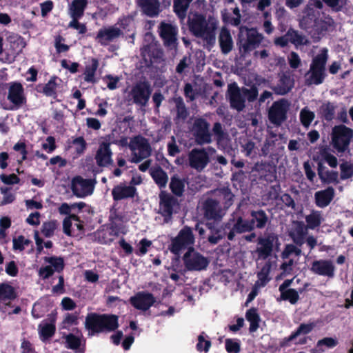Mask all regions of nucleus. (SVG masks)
I'll return each instance as SVG.
<instances>
[{
  "label": "nucleus",
  "mask_w": 353,
  "mask_h": 353,
  "mask_svg": "<svg viewBox=\"0 0 353 353\" xmlns=\"http://www.w3.org/2000/svg\"><path fill=\"white\" fill-rule=\"evenodd\" d=\"M192 0H173V8L176 14L181 19L186 17L190 3Z\"/></svg>",
  "instance_id": "43"
},
{
  "label": "nucleus",
  "mask_w": 353,
  "mask_h": 353,
  "mask_svg": "<svg viewBox=\"0 0 353 353\" xmlns=\"http://www.w3.org/2000/svg\"><path fill=\"white\" fill-rule=\"evenodd\" d=\"M152 88L148 81H141L132 86L128 93L130 100L141 106H145L150 98Z\"/></svg>",
  "instance_id": "12"
},
{
  "label": "nucleus",
  "mask_w": 353,
  "mask_h": 353,
  "mask_svg": "<svg viewBox=\"0 0 353 353\" xmlns=\"http://www.w3.org/2000/svg\"><path fill=\"white\" fill-rule=\"evenodd\" d=\"M87 0H74L69 7V14L71 18H81L87 6Z\"/></svg>",
  "instance_id": "36"
},
{
  "label": "nucleus",
  "mask_w": 353,
  "mask_h": 353,
  "mask_svg": "<svg viewBox=\"0 0 353 353\" xmlns=\"http://www.w3.org/2000/svg\"><path fill=\"white\" fill-rule=\"evenodd\" d=\"M231 221L232 220L225 224V226L214 223H208L207 224V227L210 230V234L208 237V242L212 245H215L222 240L225 235V229L230 228Z\"/></svg>",
  "instance_id": "26"
},
{
  "label": "nucleus",
  "mask_w": 353,
  "mask_h": 353,
  "mask_svg": "<svg viewBox=\"0 0 353 353\" xmlns=\"http://www.w3.org/2000/svg\"><path fill=\"white\" fill-rule=\"evenodd\" d=\"M287 37H288L289 42L294 44L296 48L301 46H307L310 43L305 35L293 29L288 30Z\"/></svg>",
  "instance_id": "39"
},
{
  "label": "nucleus",
  "mask_w": 353,
  "mask_h": 353,
  "mask_svg": "<svg viewBox=\"0 0 353 353\" xmlns=\"http://www.w3.org/2000/svg\"><path fill=\"white\" fill-rule=\"evenodd\" d=\"M209 128L210 124L205 119L199 118L194 120L192 132L197 144L203 145L212 142V134Z\"/></svg>",
  "instance_id": "17"
},
{
  "label": "nucleus",
  "mask_w": 353,
  "mask_h": 353,
  "mask_svg": "<svg viewBox=\"0 0 353 353\" xmlns=\"http://www.w3.org/2000/svg\"><path fill=\"white\" fill-rule=\"evenodd\" d=\"M150 174L155 183L160 187H165L168 176L161 168H154L150 170Z\"/></svg>",
  "instance_id": "44"
},
{
  "label": "nucleus",
  "mask_w": 353,
  "mask_h": 353,
  "mask_svg": "<svg viewBox=\"0 0 353 353\" xmlns=\"http://www.w3.org/2000/svg\"><path fill=\"white\" fill-rule=\"evenodd\" d=\"M306 228L310 230H315L319 228L324 221L323 214L321 211L312 210L305 216Z\"/></svg>",
  "instance_id": "34"
},
{
  "label": "nucleus",
  "mask_w": 353,
  "mask_h": 353,
  "mask_svg": "<svg viewBox=\"0 0 353 353\" xmlns=\"http://www.w3.org/2000/svg\"><path fill=\"white\" fill-rule=\"evenodd\" d=\"M174 102L176 103L177 117L182 119H186L188 115V112L182 98H176L174 99Z\"/></svg>",
  "instance_id": "56"
},
{
  "label": "nucleus",
  "mask_w": 353,
  "mask_h": 353,
  "mask_svg": "<svg viewBox=\"0 0 353 353\" xmlns=\"http://www.w3.org/2000/svg\"><path fill=\"white\" fill-rule=\"evenodd\" d=\"M129 148L131 151L130 161L136 163L148 159L152 152L148 139L141 135L130 139Z\"/></svg>",
  "instance_id": "5"
},
{
  "label": "nucleus",
  "mask_w": 353,
  "mask_h": 353,
  "mask_svg": "<svg viewBox=\"0 0 353 353\" xmlns=\"http://www.w3.org/2000/svg\"><path fill=\"white\" fill-rule=\"evenodd\" d=\"M122 34V31L117 26L101 28L97 34L96 40L102 46H107Z\"/></svg>",
  "instance_id": "23"
},
{
  "label": "nucleus",
  "mask_w": 353,
  "mask_h": 353,
  "mask_svg": "<svg viewBox=\"0 0 353 353\" xmlns=\"http://www.w3.org/2000/svg\"><path fill=\"white\" fill-rule=\"evenodd\" d=\"M1 192L3 194L1 205H7L11 203L15 199V195L11 192L7 188H1Z\"/></svg>",
  "instance_id": "62"
},
{
  "label": "nucleus",
  "mask_w": 353,
  "mask_h": 353,
  "mask_svg": "<svg viewBox=\"0 0 353 353\" xmlns=\"http://www.w3.org/2000/svg\"><path fill=\"white\" fill-rule=\"evenodd\" d=\"M215 152V149L212 147L192 150L188 154L190 166L198 172L203 171L210 163L209 154H214Z\"/></svg>",
  "instance_id": "9"
},
{
  "label": "nucleus",
  "mask_w": 353,
  "mask_h": 353,
  "mask_svg": "<svg viewBox=\"0 0 353 353\" xmlns=\"http://www.w3.org/2000/svg\"><path fill=\"white\" fill-rule=\"evenodd\" d=\"M303 290L300 289L299 291L289 288L287 291L281 292V298L283 300L288 301L291 304H295L299 299V293H301Z\"/></svg>",
  "instance_id": "51"
},
{
  "label": "nucleus",
  "mask_w": 353,
  "mask_h": 353,
  "mask_svg": "<svg viewBox=\"0 0 353 353\" xmlns=\"http://www.w3.org/2000/svg\"><path fill=\"white\" fill-rule=\"evenodd\" d=\"M118 326V317L116 315L102 314V332L113 331Z\"/></svg>",
  "instance_id": "42"
},
{
  "label": "nucleus",
  "mask_w": 353,
  "mask_h": 353,
  "mask_svg": "<svg viewBox=\"0 0 353 353\" xmlns=\"http://www.w3.org/2000/svg\"><path fill=\"white\" fill-rule=\"evenodd\" d=\"M30 243V241L23 236H19L13 239V248L16 250L22 251L25 247Z\"/></svg>",
  "instance_id": "60"
},
{
  "label": "nucleus",
  "mask_w": 353,
  "mask_h": 353,
  "mask_svg": "<svg viewBox=\"0 0 353 353\" xmlns=\"http://www.w3.org/2000/svg\"><path fill=\"white\" fill-rule=\"evenodd\" d=\"M194 243V236L191 228L185 227L180 230L175 238L172 239L170 250L173 254L179 255L183 250L192 248Z\"/></svg>",
  "instance_id": "10"
},
{
  "label": "nucleus",
  "mask_w": 353,
  "mask_h": 353,
  "mask_svg": "<svg viewBox=\"0 0 353 353\" xmlns=\"http://www.w3.org/2000/svg\"><path fill=\"white\" fill-rule=\"evenodd\" d=\"M219 43L222 53L227 54L230 52L234 46V42L230 32L223 27L218 37Z\"/></svg>",
  "instance_id": "29"
},
{
  "label": "nucleus",
  "mask_w": 353,
  "mask_h": 353,
  "mask_svg": "<svg viewBox=\"0 0 353 353\" xmlns=\"http://www.w3.org/2000/svg\"><path fill=\"white\" fill-rule=\"evenodd\" d=\"M334 195V190L331 187L324 190L316 192L314 195L316 205L320 208L327 206L332 200Z\"/></svg>",
  "instance_id": "32"
},
{
  "label": "nucleus",
  "mask_w": 353,
  "mask_h": 353,
  "mask_svg": "<svg viewBox=\"0 0 353 353\" xmlns=\"http://www.w3.org/2000/svg\"><path fill=\"white\" fill-rule=\"evenodd\" d=\"M14 288L8 283H0V308L4 312L11 301L16 298Z\"/></svg>",
  "instance_id": "27"
},
{
  "label": "nucleus",
  "mask_w": 353,
  "mask_h": 353,
  "mask_svg": "<svg viewBox=\"0 0 353 353\" xmlns=\"http://www.w3.org/2000/svg\"><path fill=\"white\" fill-rule=\"evenodd\" d=\"M318 174L322 182L332 183L338 182V172L329 170L322 163H319Z\"/></svg>",
  "instance_id": "33"
},
{
  "label": "nucleus",
  "mask_w": 353,
  "mask_h": 353,
  "mask_svg": "<svg viewBox=\"0 0 353 353\" xmlns=\"http://www.w3.org/2000/svg\"><path fill=\"white\" fill-rule=\"evenodd\" d=\"M183 260L185 268L189 271L205 270L209 264L208 259L193 248H189L183 255Z\"/></svg>",
  "instance_id": "11"
},
{
  "label": "nucleus",
  "mask_w": 353,
  "mask_h": 353,
  "mask_svg": "<svg viewBox=\"0 0 353 353\" xmlns=\"http://www.w3.org/2000/svg\"><path fill=\"white\" fill-rule=\"evenodd\" d=\"M316 323L314 322H310L307 323H301L297 330L291 334L289 337L285 339L286 341H292L295 340L300 335H305L310 333L316 327Z\"/></svg>",
  "instance_id": "40"
},
{
  "label": "nucleus",
  "mask_w": 353,
  "mask_h": 353,
  "mask_svg": "<svg viewBox=\"0 0 353 353\" xmlns=\"http://www.w3.org/2000/svg\"><path fill=\"white\" fill-rule=\"evenodd\" d=\"M96 181L91 179H84L77 176L71 181V190L78 198H84L93 193Z\"/></svg>",
  "instance_id": "15"
},
{
  "label": "nucleus",
  "mask_w": 353,
  "mask_h": 353,
  "mask_svg": "<svg viewBox=\"0 0 353 353\" xmlns=\"http://www.w3.org/2000/svg\"><path fill=\"white\" fill-rule=\"evenodd\" d=\"M246 319L250 322V332H254L259 327V323L260 321V317L257 313V311L254 308L248 310L245 314Z\"/></svg>",
  "instance_id": "48"
},
{
  "label": "nucleus",
  "mask_w": 353,
  "mask_h": 353,
  "mask_svg": "<svg viewBox=\"0 0 353 353\" xmlns=\"http://www.w3.org/2000/svg\"><path fill=\"white\" fill-rule=\"evenodd\" d=\"M225 349L228 353H239L240 352L239 343L232 339L225 340Z\"/></svg>",
  "instance_id": "64"
},
{
  "label": "nucleus",
  "mask_w": 353,
  "mask_h": 353,
  "mask_svg": "<svg viewBox=\"0 0 353 353\" xmlns=\"http://www.w3.org/2000/svg\"><path fill=\"white\" fill-rule=\"evenodd\" d=\"M341 178L342 179H347L353 175V165L345 162L341 164Z\"/></svg>",
  "instance_id": "59"
},
{
  "label": "nucleus",
  "mask_w": 353,
  "mask_h": 353,
  "mask_svg": "<svg viewBox=\"0 0 353 353\" xmlns=\"http://www.w3.org/2000/svg\"><path fill=\"white\" fill-rule=\"evenodd\" d=\"M99 63L97 59H93L92 63L90 65L86 66L84 72V80L87 82L94 83L95 82V72L97 70Z\"/></svg>",
  "instance_id": "52"
},
{
  "label": "nucleus",
  "mask_w": 353,
  "mask_h": 353,
  "mask_svg": "<svg viewBox=\"0 0 353 353\" xmlns=\"http://www.w3.org/2000/svg\"><path fill=\"white\" fill-rule=\"evenodd\" d=\"M170 188L175 195L181 196L184 191L185 182L179 177L174 176L171 178Z\"/></svg>",
  "instance_id": "50"
},
{
  "label": "nucleus",
  "mask_w": 353,
  "mask_h": 353,
  "mask_svg": "<svg viewBox=\"0 0 353 353\" xmlns=\"http://www.w3.org/2000/svg\"><path fill=\"white\" fill-rule=\"evenodd\" d=\"M328 59L329 50L327 48H321L316 54H313L309 70L304 77L306 85H318L323 83L327 76L326 64Z\"/></svg>",
  "instance_id": "2"
},
{
  "label": "nucleus",
  "mask_w": 353,
  "mask_h": 353,
  "mask_svg": "<svg viewBox=\"0 0 353 353\" xmlns=\"http://www.w3.org/2000/svg\"><path fill=\"white\" fill-rule=\"evenodd\" d=\"M331 136L333 147L339 152H343L348 148L353 130L343 125H336L332 128Z\"/></svg>",
  "instance_id": "8"
},
{
  "label": "nucleus",
  "mask_w": 353,
  "mask_h": 353,
  "mask_svg": "<svg viewBox=\"0 0 353 353\" xmlns=\"http://www.w3.org/2000/svg\"><path fill=\"white\" fill-rule=\"evenodd\" d=\"M307 232V228L306 226L305 227L301 224H299L290 232V236L296 245L301 246L305 243Z\"/></svg>",
  "instance_id": "41"
},
{
  "label": "nucleus",
  "mask_w": 353,
  "mask_h": 353,
  "mask_svg": "<svg viewBox=\"0 0 353 353\" xmlns=\"http://www.w3.org/2000/svg\"><path fill=\"white\" fill-rule=\"evenodd\" d=\"M336 105L331 102H325L319 108V114L326 121H332L335 117Z\"/></svg>",
  "instance_id": "46"
},
{
  "label": "nucleus",
  "mask_w": 353,
  "mask_h": 353,
  "mask_svg": "<svg viewBox=\"0 0 353 353\" xmlns=\"http://www.w3.org/2000/svg\"><path fill=\"white\" fill-rule=\"evenodd\" d=\"M281 243L278 236L272 232L265 233L263 236L258 239L256 253L258 260H265L271 256L274 250H279Z\"/></svg>",
  "instance_id": "6"
},
{
  "label": "nucleus",
  "mask_w": 353,
  "mask_h": 353,
  "mask_svg": "<svg viewBox=\"0 0 353 353\" xmlns=\"http://www.w3.org/2000/svg\"><path fill=\"white\" fill-rule=\"evenodd\" d=\"M43 261L46 264L40 268L39 276L43 279H47L54 272H61L64 267L63 258L59 256H45Z\"/></svg>",
  "instance_id": "18"
},
{
  "label": "nucleus",
  "mask_w": 353,
  "mask_h": 353,
  "mask_svg": "<svg viewBox=\"0 0 353 353\" xmlns=\"http://www.w3.org/2000/svg\"><path fill=\"white\" fill-rule=\"evenodd\" d=\"M79 221V217L75 214H71L65 217L63 221V232L68 235H72V221Z\"/></svg>",
  "instance_id": "55"
},
{
  "label": "nucleus",
  "mask_w": 353,
  "mask_h": 353,
  "mask_svg": "<svg viewBox=\"0 0 353 353\" xmlns=\"http://www.w3.org/2000/svg\"><path fill=\"white\" fill-rule=\"evenodd\" d=\"M112 156V152L110 148V143L106 141L101 142L94 155L97 165L100 168L111 165L113 163Z\"/></svg>",
  "instance_id": "21"
},
{
  "label": "nucleus",
  "mask_w": 353,
  "mask_h": 353,
  "mask_svg": "<svg viewBox=\"0 0 353 353\" xmlns=\"http://www.w3.org/2000/svg\"><path fill=\"white\" fill-rule=\"evenodd\" d=\"M214 195L216 198H207L202 203V210L203 214L208 219L220 220L225 215L226 210L221 208L220 202L223 199H227L230 201L233 194L227 189L216 190L214 192Z\"/></svg>",
  "instance_id": "3"
},
{
  "label": "nucleus",
  "mask_w": 353,
  "mask_h": 353,
  "mask_svg": "<svg viewBox=\"0 0 353 353\" xmlns=\"http://www.w3.org/2000/svg\"><path fill=\"white\" fill-rule=\"evenodd\" d=\"M315 21H317V19H316L314 11L312 8L307 7L305 9L304 15L300 20V26L304 29L314 27Z\"/></svg>",
  "instance_id": "45"
},
{
  "label": "nucleus",
  "mask_w": 353,
  "mask_h": 353,
  "mask_svg": "<svg viewBox=\"0 0 353 353\" xmlns=\"http://www.w3.org/2000/svg\"><path fill=\"white\" fill-rule=\"evenodd\" d=\"M8 100L12 105L6 110H15L26 103V97L24 89L21 83L19 82H11L8 85Z\"/></svg>",
  "instance_id": "13"
},
{
  "label": "nucleus",
  "mask_w": 353,
  "mask_h": 353,
  "mask_svg": "<svg viewBox=\"0 0 353 353\" xmlns=\"http://www.w3.org/2000/svg\"><path fill=\"white\" fill-rule=\"evenodd\" d=\"M251 216L252 220L250 223H252V230L254 227L259 229L263 228L268 221V216L263 210L252 211Z\"/></svg>",
  "instance_id": "37"
},
{
  "label": "nucleus",
  "mask_w": 353,
  "mask_h": 353,
  "mask_svg": "<svg viewBox=\"0 0 353 353\" xmlns=\"http://www.w3.org/2000/svg\"><path fill=\"white\" fill-rule=\"evenodd\" d=\"M158 30L164 45L170 49H175L177 46V26L172 23L162 21Z\"/></svg>",
  "instance_id": "16"
},
{
  "label": "nucleus",
  "mask_w": 353,
  "mask_h": 353,
  "mask_svg": "<svg viewBox=\"0 0 353 353\" xmlns=\"http://www.w3.org/2000/svg\"><path fill=\"white\" fill-rule=\"evenodd\" d=\"M270 270L271 263L270 261H266L257 274L258 279L254 284L256 285V288H263L270 281V277L269 276Z\"/></svg>",
  "instance_id": "38"
},
{
  "label": "nucleus",
  "mask_w": 353,
  "mask_h": 353,
  "mask_svg": "<svg viewBox=\"0 0 353 353\" xmlns=\"http://www.w3.org/2000/svg\"><path fill=\"white\" fill-rule=\"evenodd\" d=\"M198 343L196 345L197 350L199 351H208L211 346V342L209 340L205 339L204 333H202L198 337Z\"/></svg>",
  "instance_id": "63"
},
{
  "label": "nucleus",
  "mask_w": 353,
  "mask_h": 353,
  "mask_svg": "<svg viewBox=\"0 0 353 353\" xmlns=\"http://www.w3.org/2000/svg\"><path fill=\"white\" fill-rule=\"evenodd\" d=\"M315 118L314 112L310 110L307 107L303 108L299 114V119L301 124L306 128H308L311 123Z\"/></svg>",
  "instance_id": "49"
},
{
  "label": "nucleus",
  "mask_w": 353,
  "mask_h": 353,
  "mask_svg": "<svg viewBox=\"0 0 353 353\" xmlns=\"http://www.w3.org/2000/svg\"><path fill=\"white\" fill-rule=\"evenodd\" d=\"M138 6L147 16L153 17L157 16L160 12V2L159 0H136Z\"/></svg>",
  "instance_id": "30"
},
{
  "label": "nucleus",
  "mask_w": 353,
  "mask_h": 353,
  "mask_svg": "<svg viewBox=\"0 0 353 353\" xmlns=\"http://www.w3.org/2000/svg\"><path fill=\"white\" fill-rule=\"evenodd\" d=\"M335 266L331 260L319 259L312 262L310 271L314 274L333 278L335 275Z\"/></svg>",
  "instance_id": "20"
},
{
  "label": "nucleus",
  "mask_w": 353,
  "mask_h": 353,
  "mask_svg": "<svg viewBox=\"0 0 353 353\" xmlns=\"http://www.w3.org/2000/svg\"><path fill=\"white\" fill-rule=\"evenodd\" d=\"M301 254V250L293 244H287L285 246L281 254L283 260L280 266V269L282 270L281 275L285 276L292 272L294 267L298 263Z\"/></svg>",
  "instance_id": "7"
},
{
  "label": "nucleus",
  "mask_w": 353,
  "mask_h": 353,
  "mask_svg": "<svg viewBox=\"0 0 353 353\" xmlns=\"http://www.w3.org/2000/svg\"><path fill=\"white\" fill-rule=\"evenodd\" d=\"M188 23L190 32L203 41L204 46L210 48L215 44V31L218 27L216 20L214 19L206 20L203 15L194 14L189 18Z\"/></svg>",
  "instance_id": "1"
},
{
  "label": "nucleus",
  "mask_w": 353,
  "mask_h": 353,
  "mask_svg": "<svg viewBox=\"0 0 353 353\" xmlns=\"http://www.w3.org/2000/svg\"><path fill=\"white\" fill-rule=\"evenodd\" d=\"M55 332L54 319L50 323L43 322L39 325V333L43 339L51 337Z\"/></svg>",
  "instance_id": "47"
},
{
  "label": "nucleus",
  "mask_w": 353,
  "mask_h": 353,
  "mask_svg": "<svg viewBox=\"0 0 353 353\" xmlns=\"http://www.w3.org/2000/svg\"><path fill=\"white\" fill-rule=\"evenodd\" d=\"M136 193V188L132 185L119 184L115 186L112 191V195L115 201L133 197Z\"/></svg>",
  "instance_id": "31"
},
{
  "label": "nucleus",
  "mask_w": 353,
  "mask_h": 353,
  "mask_svg": "<svg viewBox=\"0 0 353 353\" xmlns=\"http://www.w3.org/2000/svg\"><path fill=\"white\" fill-rule=\"evenodd\" d=\"M228 95L231 108L240 112L245 108L246 100L252 102L256 99L258 90L256 87L239 88L233 83L228 85Z\"/></svg>",
  "instance_id": "4"
},
{
  "label": "nucleus",
  "mask_w": 353,
  "mask_h": 353,
  "mask_svg": "<svg viewBox=\"0 0 353 353\" xmlns=\"http://www.w3.org/2000/svg\"><path fill=\"white\" fill-rule=\"evenodd\" d=\"M289 106L288 101L285 99L274 102L269 110L270 121L275 125H280L286 119Z\"/></svg>",
  "instance_id": "19"
},
{
  "label": "nucleus",
  "mask_w": 353,
  "mask_h": 353,
  "mask_svg": "<svg viewBox=\"0 0 353 353\" xmlns=\"http://www.w3.org/2000/svg\"><path fill=\"white\" fill-rule=\"evenodd\" d=\"M240 31L241 34L244 31L246 32V39H241L240 40L239 46L241 52L245 56L259 46L263 39V37L256 30L253 28H241Z\"/></svg>",
  "instance_id": "14"
},
{
  "label": "nucleus",
  "mask_w": 353,
  "mask_h": 353,
  "mask_svg": "<svg viewBox=\"0 0 353 353\" xmlns=\"http://www.w3.org/2000/svg\"><path fill=\"white\" fill-rule=\"evenodd\" d=\"M294 81L289 75L283 74L279 81V83L274 87V90L278 94L283 95L289 92L294 87Z\"/></svg>",
  "instance_id": "35"
},
{
  "label": "nucleus",
  "mask_w": 353,
  "mask_h": 353,
  "mask_svg": "<svg viewBox=\"0 0 353 353\" xmlns=\"http://www.w3.org/2000/svg\"><path fill=\"white\" fill-rule=\"evenodd\" d=\"M56 89L55 78H52L44 85L43 92L48 97H52L56 94Z\"/></svg>",
  "instance_id": "61"
},
{
  "label": "nucleus",
  "mask_w": 353,
  "mask_h": 353,
  "mask_svg": "<svg viewBox=\"0 0 353 353\" xmlns=\"http://www.w3.org/2000/svg\"><path fill=\"white\" fill-rule=\"evenodd\" d=\"M84 325L88 331L89 336L102 332V314H88L85 317Z\"/></svg>",
  "instance_id": "24"
},
{
  "label": "nucleus",
  "mask_w": 353,
  "mask_h": 353,
  "mask_svg": "<svg viewBox=\"0 0 353 353\" xmlns=\"http://www.w3.org/2000/svg\"><path fill=\"white\" fill-rule=\"evenodd\" d=\"M288 61L291 68L297 69L302 65L299 55L295 52H291L288 56Z\"/></svg>",
  "instance_id": "58"
},
{
  "label": "nucleus",
  "mask_w": 353,
  "mask_h": 353,
  "mask_svg": "<svg viewBox=\"0 0 353 353\" xmlns=\"http://www.w3.org/2000/svg\"><path fill=\"white\" fill-rule=\"evenodd\" d=\"M130 302L136 309L146 311L156 302V299L151 293L140 292L132 296Z\"/></svg>",
  "instance_id": "22"
},
{
  "label": "nucleus",
  "mask_w": 353,
  "mask_h": 353,
  "mask_svg": "<svg viewBox=\"0 0 353 353\" xmlns=\"http://www.w3.org/2000/svg\"><path fill=\"white\" fill-rule=\"evenodd\" d=\"M252 230V223L250 221L244 220L241 216H238L234 223L230 231L228 234V239L232 241L236 234H241Z\"/></svg>",
  "instance_id": "28"
},
{
  "label": "nucleus",
  "mask_w": 353,
  "mask_h": 353,
  "mask_svg": "<svg viewBox=\"0 0 353 353\" xmlns=\"http://www.w3.org/2000/svg\"><path fill=\"white\" fill-rule=\"evenodd\" d=\"M160 197V211L165 216L170 217L173 212L179 207L177 200L172 196L161 193Z\"/></svg>",
  "instance_id": "25"
},
{
  "label": "nucleus",
  "mask_w": 353,
  "mask_h": 353,
  "mask_svg": "<svg viewBox=\"0 0 353 353\" xmlns=\"http://www.w3.org/2000/svg\"><path fill=\"white\" fill-rule=\"evenodd\" d=\"M333 24L334 21L332 19L329 17H325L323 19H317V21H314V28L318 32H323L328 30Z\"/></svg>",
  "instance_id": "54"
},
{
  "label": "nucleus",
  "mask_w": 353,
  "mask_h": 353,
  "mask_svg": "<svg viewBox=\"0 0 353 353\" xmlns=\"http://www.w3.org/2000/svg\"><path fill=\"white\" fill-rule=\"evenodd\" d=\"M57 226L58 223L57 221H50L48 222H46L43 224L42 226V233L43 234L44 236L50 237L53 235Z\"/></svg>",
  "instance_id": "57"
},
{
  "label": "nucleus",
  "mask_w": 353,
  "mask_h": 353,
  "mask_svg": "<svg viewBox=\"0 0 353 353\" xmlns=\"http://www.w3.org/2000/svg\"><path fill=\"white\" fill-rule=\"evenodd\" d=\"M67 343L66 347L72 350L78 349L83 343V336H75L73 334H69L64 336Z\"/></svg>",
  "instance_id": "53"
}]
</instances>
